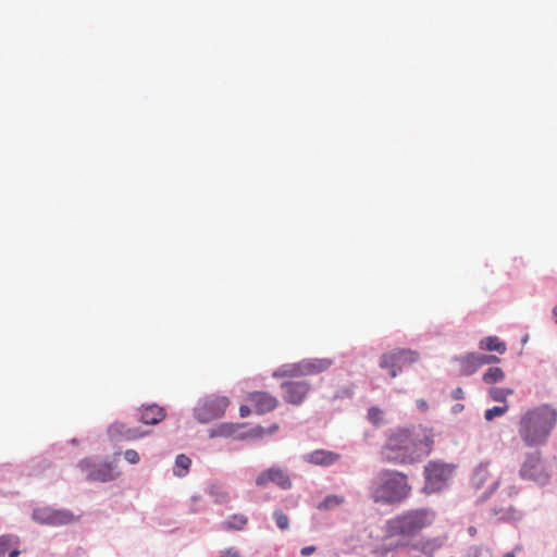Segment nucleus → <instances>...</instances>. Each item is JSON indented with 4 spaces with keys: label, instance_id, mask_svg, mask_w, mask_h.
I'll use <instances>...</instances> for the list:
<instances>
[{
    "label": "nucleus",
    "instance_id": "f257e3e1",
    "mask_svg": "<svg viewBox=\"0 0 557 557\" xmlns=\"http://www.w3.org/2000/svg\"><path fill=\"white\" fill-rule=\"evenodd\" d=\"M434 433L422 425L389 430L381 449L382 459L395 465H412L433 450Z\"/></svg>",
    "mask_w": 557,
    "mask_h": 557
},
{
    "label": "nucleus",
    "instance_id": "f03ea898",
    "mask_svg": "<svg viewBox=\"0 0 557 557\" xmlns=\"http://www.w3.org/2000/svg\"><path fill=\"white\" fill-rule=\"evenodd\" d=\"M411 492L408 475L394 469L380 470L369 485V496L373 503L386 506L404 503Z\"/></svg>",
    "mask_w": 557,
    "mask_h": 557
},
{
    "label": "nucleus",
    "instance_id": "7ed1b4c3",
    "mask_svg": "<svg viewBox=\"0 0 557 557\" xmlns=\"http://www.w3.org/2000/svg\"><path fill=\"white\" fill-rule=\"evenodd\" d=\"M556 423L557 410L549 405H541L527 410L521 416L518 432L525 445H543Z\"/></svg>",
    "mask_w": 557,
    "mask_h": 557
},
{
    "label": "nucleus",
    "instance_id": "20e7f679",
    "mask_svg": "<svg viewBox=\"0 0 557 557\" xmlns=\"http://www.w3.org/2000/svg\"><path fill=\"white\" fill-rule=\"evenodd\" d=\"M436 513L431 508H414L405 510L388 519L385 523L386 539H412L424 529L431 527Z\"/></svg>",
    "mask_w": 557,
    "mask_h": 557
},
{
    "label": "nucleus",
    "instance_id": "39448f33",
    "mask_svg": "<svg viewBox=\"0 0 557 557\" xmlns=\"http://www.w3.org/2000/svg\"><path fill=\"white\" fill-rule=\"evenodd\" d=\"M333 364L330 358H311L304 359L296 363L285 364L278 368L274 373V377H298L317 375L329 370Z\"/></svg>",
    "mask_w": 557,
    "mask_h": 557
},
{
    "label": "nucleus",
    "instance_id": "423d86ee",
    "mask_svg": "<svg viewBox=\"0 0 557 557\" xmlns=\"http://www.w3.org/2000/svg\"><path fill=\"white\" fill-rule=\"evenodd\" d=\"M454 466L440 461H430L424 467L425 490L430 493L442 490L444 484L450 479L454 472Z\"/></svg>",
    "mask_w": 557,
    "mask_h": 557
},
{
    "label": "nucleus",
    "instance_id": "0eeeda50",
    "mask_svg": "<svg viewBox=\"0 0 557 557\" xmlns=\"http://www.w3.org/2000/svg\"><path fill=\"white\" fill-rule=\"evenodd\" d=\"M228 405L230 400L225 396L206 397L195 408V418L201 423H207L214 419L221 418L224 414Z\"/></svg>",
    "mask_w": 557,
    "mask_h": 557
},
{
    "label": "nucleus",
    "instance_id": "6e6552de",
    "mask_svg": "<svg viewBox=\"0 0 557 557\" xmlns=\"http://www.w3.org/2000/svg\"><path fill=\"white\" fill-rule=\"evenodd\" d=\"M519 474L523 480H532L540 484H545L549 480V472L542 460L540 451H534L527 456Z\"/></svg>",
    "mask_w": 557,
    "mask_h": 557
},
{
    "label": "nucleus",
    "instance_id": "1a4fd4ad",
    "mask_svg": "<svg viewBox=\"0 0 557 557\" xmlns=\"http://www.w3.org/2000/svg\"><path fill=\"white\" fill-rule=\"evenodd\" d=\"M33 519L41 524L64 525L75 521V517L67 510L49 507L37 508L33 511Z\"/></svg>",
    "mask_w": 557,
    "mask_h": 557
},
{
    "label": "nucleus",
    "instance_id": "9d476101",
    "mask_svg": "<svg viewBox=\"0 0 557 557\" xmlns=\"http://www.w3.org/2000/svg\"><path fill=\"white\" fill-rule=\"evenodd\" d=\"M283 399L290 405H301L311 391L307 381H285L281 384Z\"/></svg>",
    "mask_w": 557,
    "mask_h": 557
},
{
    "label": "nucleus",
    "instance_id": "9b49d317",
    "mask_svg": "<svg viewBox=\"0 0 557 557\" xmlns=\"http://www.w3.org/2000/svg\"><path fill=\"white\" fill-rule=\"evenodd\" d=\"M471 483L475 490H483L484 495L492 494L499 485V478L494 475L488 465H480L473 472Z\"/></svg>",
    "mask_w": 557,
    "mask_h": 557
},
{
    "label": "nucleus",
    "instance_id": "f8f14e48",
    "mask_svg": "<svg viewBox=\"0 0 557 557\" xmlns=\"http://www.w3.org/2000/svg\"><path fill=\"white\" fill-rule=\"evenodd\" d=\"M108 436L112 442H129L150 434L149 431H144L140 428H131L124 422L115 421L108 428Z\"/></svg>",
    "mask_w": 557,
    "mask_h": 557
},
{
    "label": "nucleus",
    "instance_id": "ddd939ff",
    "mask_svg": "<svg viewBox=\"0 0 557 557\" xmlns=\"http://www.w3.org/2000/svg\"><path fill=\"white\" fill-rule=\"evenodd\" d=\"M78 468L87 473V480L108 482L115 479L113 467L110 463L95 465L90 459H83Z\"/></svg>",
    "mask_w": 557,
    "mask_h": 557
},
{
    "label": "nucleus",
    "instance_id": "4468645a",
    "mask_svg": "<svg viewBox=\"0 0 557 557\" xmlns=\"http://www.w3.org/2000/svg\"><path fill=\"white\" fill-rule=\"evenodd\" d=\"M270 482L276 484L282 490L292 487L289 476L280 468L267 469L256 478V484L260 487L268 485Z\"/></svg>",
    "mask_w": 557,
    "mask_h": 557
},
{
    "label": "nucleus",
    "instance_id": "2eb2a0df",
    "mask_svg": "<svg viewBox=\"0 0 557 557\" xmlns=\"http://www.w3.org/2000/svg\"><path fill=\"white\" fill-rule=\"evenodd\" d=\"M246 399L258 414L270 412L278 405L277 398L267 392L249 393Z\"/></svg>",
    "mask_w": 557,
    "mask_h": 557
},
{
    "label": "nucleus",
    "instance_id": "dca6fc26",
    "mask_svg": "<svg viewBox=\"0 0 557 557\" xmlns=\"http://www.w3.org/2000/svg\"><path fill=\"white\" fill-rule=\"evenodd\" d=\"M166 413L163 407L156 404L141 406L137 410V419L147 425H154L164 420Z\"/></svg>",
    "mask_w": 557,
    "mask_h": 557
},
{
    "label": "nucleus",
    "instance_id": "f3484780",
    "mask_svg": "<svg viewBox=\"0 0 557 557\" xmlns=\"http://www.w3.org/2000/svg\"><path fill=\"white\" fill-rule=\"evenodd\" d=\"M304 458L309 463L330 467L341 459V455L331 450L317 449L307 454Z\"/></svg>",
    "mask_w": 557,
    "mask_h": 557
},
{
    "label": "nucleus",
    "instance_id": "a211bd4d",
    "mask_svg": "<svg viewBox=\"0 0 557 557\" xmlns=\"http://www.w3.org/2000/svg\"><path fill=\"white\" fill-rule=\"evenodd\" d=\"M20 540L17 536L7 534L0 536V557H4L9 552V557H17L21 552L17 549Z\"/></svg>",
    "mask_w": 557,
    "mask_h": 557
},
{
    "label": "nucleus",
    "instance_id": "6ab92c4d",
    "mask_svg": "<svg viewBox=\"0 0 557 557\" xmlns=\"http://www.w3.org/2000/svg\"><path fill=\"white\" fill-rule=\"evenodd\" d=\"M397 355H395L394 350L387 354H384L380 360V367L388 371L391 377L397 376V374L401 371L400 366L397 361Z\"/></svg>",
    "mask_w": 557,
    "mask_h": 557
},
{
    "label": "nucleus",
    "instance_id": "aec40b11",
    "mask_svg": "<svg viewBox=\"0 0 557 557\" xmlns=\"http://www.w3.org/2000/svg\"><path fill=\"white\" fill-rule=\"evenodd\" d=\"M460 372L463 375H471L480 368V361L476 354H469L459 359Z\"/></svg>",
    "mask_w": 557,
    "mask_h": 557
},
{
    "label": "nucleus",
    "instance_id": "412c9836",
    "mask_svg": "<svg viewBox=\"0 0 557 557\" xmlns=\"http://www.w3.org/2000/svg\"><path fill=\"white\" fill-rule=\"evenodd\" d=\"M248 523V518L242 513H235L231 516L227 520L222 522V529L226 531L243 530L244 527Z\"/></svg>",
    "mask_w": 557,
    "mask_h": 557
},
{
    "label": "nucleus",
    "instance_id": "4be33fe9",
    "mask_svg": "<svg viewBox=\"0 0 557 557\" xmlns=\"http://www.w3.org/2000/svg\"><path fill=\"white\" fill-rule=\"evenodd\" d=\"M480 347L490 351H497L499 354H504L507 349L505 343L499 341L497 336L486 337L484 342H481Z\"/></svg>",
    "mask_w": 557,
    "mask_h": 557
},
{
    "label": "nucleus",
    "instance_id": "5701e85b",
    "mask_svg": "<svg viewBox=\"0 0 557 557\" xmlns=\"http://www.w3.org/2000/svg\"><path fill=\"white\" fill-rule=\"evenodd\" d=\"M191 460L184 454H181L175 459V466L173 472L177 476H185L189 470Z\"/></svg>",
    "mask_w": 557,
    "mask_h": 557
},
{
    "label": "nucleus",
    "instance_id": "b1692460",
    "mask_svg": "<svg viewBox=\"0 0 557 557\" xmlns=\"http://www.w3.org/2000/svg\"><path fill=\"white\" fill-rule=\"evenodd\" d=\"M394 352L397 357L401 356V358H397L400 369L403 366L411 364L419 359V355L410 349H395Z\"/></svg>",
    "mask_w": 557,
    "mask_h": 557
},
{
    "label": "nucleus",
    "instance_id": "393cba45",
    "mask_svg": "<svg viewBox=\"0 0 557 557\" xmlns=\"http://www.w3.org/2000/svg\"><path fill=\"white\" fill-rule=\"evenodd\" d=\"M505 379L504 371L498 367L490 368L483 375V381L486 384H495L502 382Z\"/></svg>",
    "mask_w": 557,
    "mask_h": 557
},
{
    "label": "nucleus",
    "instance_id": "a878e982",
    "mask_svg": "<svg viewBox=\"0 0 557 557\" xmlns=\"http://www.w3.org/2000/svg\"><path fill=\"white\" fill-rule=\"evenodd\" d=\"M209 494L216 504H226L230 500V494L220 485H211Z\"/></svg>",
    "mask_w": 557,
    "mask_h": 557
},
{
    "label": "nucleus",
    "instance_id": "bb28decb",
    "mask_svg": "<svg viewBox=\"0 0 557 557\" xmlns=\"http://www.w3.org/2000/svg\"><path fill=\"white\" fill-rule=\"evenodd\" d=\"M343 503L344 498L342 496L329 495L318 505V509L330 510L342 505Z\"/></svg>",
    "mask_w": 557,
    "mask_h": 557
},
{
    "label": "nucleus",
    "instance_id": "cd10ccee",
    "mask_svg": "<svg viewBox=\"0 0 557 557\" xmlns=\"http://www.w3.org/2000/svg\"><path fill=\"white\" fill-rule=\"evenodd\" d=\"M491 398L495 401H506L508 395H512L513 391L509 388L492 387L488 392Z\"/></svg>",
    "mask_w": 557,
    "mask_h": 557
},
{
    "label": "nucleus",
    "instance_id": "c85d7f7f",
    "mask_svg": "<svg viewBox=\"0 0 557 557\" xmlns=\"http://www.w3.org/2000/svg\"><path fill=\"white\" fill-rule=\"evenodd\" d=\"M273 518L278 529L285 531L289 528V518L281 509L274 510Z\"/></svg>",
    "mask_w": 557,
    "mask_h": 557
},
{
    "label": "nucleus",
    "instance_id": "c756f323",
    "mask_svg": "<svg viewBox=\"0 0 557 557\" xmlns=\"http://www.w3.org/2000/svg\"><path fill=\"white\" fill-rule=\"evenodd\" d=\"M508 405L505 404L504 406H495L493 408H490L485 410L484 418L487 421L493 420L495 417H500L508 410Z\"/></svg>",
    "mask_w": 557,
    "mask_h": 557
},
{
    "label": "nucleus",
    "instance_id": "7c9ffc66",
    "mask_svg": "<svg viewBox=\"0 0 557 557\" xmlns=\"http://www.w3.org/2000/svg\"><path fill=\"white\" fill-rule=\"evenodd\" d=\"M469 557H493V555L487 547L473 546L469 549Z\"/></svg>",
    "mask_w": 557,
    "mask_h": 557
},
{
    "label": "nucleus",
    "instance_id": "2f4dec72",
    "mask_svg": "<svg viewBox=\"0 0 557 557\" xmlns=\"http://www.w3.org/2000/svg\"><path fill=\"white\" fill-rule=\"evenodd\" d=\"M368 419L373 423V424H380L382 423L383 421V411L377 408V407H371L369 410H368Z\"/></svg>",
    "mask_w": 557,
    "mask_h": 557
},
{
    "label": "nucleus",
    "instance_id": "473e14b6",
    "mask_svg": "<svg viewBox=\"0 0 557 557\" xmlns=\"http://www.w3.org/2000/svg\"><path fill=\"white\" fill-rule=\"evenodd\" d=\"M123 456L127 462L131 465H136L139 462L140 458L138 453L135 449H127L123 453Z\"/></svg>",
    "mask_w": 557,
    "mask_h": 557
},
{
    "label": "nucleus",
    "instance_id": "72a5a7b5",
    "mask_svg": "<svg viewBox=\"0 0 557 557\" xmlns=\"http://www.w3.org/2000/svg\"><path fill=\"white\" fill-rule=\"evenodd\" d=\"M476 357L478 360L480 361V367L499 361V359L493 355L476 354Z\"/></svg>",
    "mask_w": 557,
    "mask_h": 557
},
{
    "label": "nucleus",
    "instance_id": "f704fd0d",
    "mask_svg": "<svg viewBox=\"0 0 557 557\" xmlns=\"http://www.w3.org/2000/svg\"><path fill=\"white\" fill-rule=\"evenodd\" d=\"M220 557H240V554L236 548L230 547L225 549Z\"/></svg>",
    "mask_w": 557,
    "mask_h": 557
},
{
    "label": "nucleus",
    "instance_id": "c9c22d12",
    "mask_svg": "<svg viewBox=\"0 0 557 557\" xmlns=\"http://www.w3.org/2000/svg\"><path fill=\"white\" fill-rule=\"evenodd\" d=\"M249 434L252 437H262L264 434H267V430L262 426H257L252 429Z\"/></svg>",
    "mask_w": 557,
    "mask_h": 557
},
{
    "label": "nucleus",
    "instance_id": "e433bc0d",
    "mask_svg": "<svg viewBox=\"0 0 557 557\" xmlns=\"http://www.w3.org/2000/svg\"><path fill=\"white\" fill-rule=\"evenodd\" d=\"M234 432L233 425H222L219 430L220 435H231Z\"/></svg>",
    "mask_w": 557,
    "mask_h": 557
},
{
    "label": "nucleus",
    "instance_id": "4c0bfd02",
    "mask_svg": "<svg viewBox=\"0 0 557 557\" xmlns=\"http://www.w3.org/2000/svg\"><path fill=\"white\" fill-rule=\"evenodd\" d=\"M465 396L463 389L461 387H457L451 392V397L454 399H462Z\"/></svg>",
    "mask_w": 557,
    "mask_h": 557
},
{
    "label": "nucleus",
    "instance_id": "58836bf2",
    "mask_svg": "<svg viewBox=\"0 0 557 557\" xmlns=\"http://www.w3.org/2000/svg\"><path fill=\"white\" fill-rule=\"evenodd\" d=\"M315 546H305L301 548L300 554L307 557L312 555L315 552Z\"/></svg>",
    "mask_w": 557,
    "mask_h": 557
},
{
    "label": "nucleus",
    "instance_id": "ea45409f",
    "mask_svg": "<svg viewBox=\"0 0 557 557\" xmlns=\"http://www.w3.org/2000/svg\"><path fill=\"white\" fill-rule=\"evenodd\" d=\"M250 411H251V410H250V407H249V406H247V405H242V406L239 407V416H240L242 418H246V417H248V416L250 414Z\"/></svg>",
    "mask_w": 557,
    "mask_h": 557
},
{
    "label": "nucleus",
    "instance_id": "a19ab883",
    "mask_svg": "<svg viewBox=\"0 0 557 557\" xmlns=\"http://www.w3.org/2000/svg\"><path fill=\"white\" fill-rule=\"evenodd\" d=\"M417 406L421 411H425L428 409V404L424 399L417 400Z\"/></svg>",
    "mask_w": 557,
    "mask_h": 557
},
{
    "label": "nucleus",
    "instance_id": "79ce46f5",
    "mask_svg": "<svg viewBox=\"0 0 557 557\" xmlns=\"http://www.w3.org/2000/svg\"><path fill=\"white\" fill-rule=\"evenodd\" d=\"M280 429L278 424L273 423L267 430V434H273Z\"/></svg>",
    "mask_w": 557,
    "mask_h": 557
},
{
    "label": "nucleus",
    "instance_id": "37998d69",
    "mask_svg": "<svg viewBox=\"0 0 557 557\" xmlns=\"http://www.w3.org/2000/svg\"><path fill=\"white\" fill-rule=\"evenodd\" d=\"M388 552H389V549H388V548H383V547H382V548H380V549H379V553H380V555H381L382 557L386 556V554H387Z\"/></svg>",
    "mask_w": 557,
    "mask_h": 557
},
{
    "label": "nucleus",
    "instance_id": "c03bdc74",
    "mask_svg": "<svg viewBox=\"0 0 557 557\" xmlns=\"http://www.w3.org/2000/svg\"><path fill=\"white\" fill-rule=\"evenodd\" d=\"M503 557H516L513 552H508L503 555Z\"/></svg>",
    "mask_w": 557,
    "mask_h": 557
},
{
    "label": "nucleus",
    "instance_id": "a18cd8bd",
    "mask_svg": "<svg viewBox=\"0 0 557 557\" xmlns=\"http://www.w3.org/2000/svg\"><path fill=\"white\" fill-rule=\"evenodd\" d=\"M554 314H555L556 321H557V306L554 308Z\"/></svg>",
    "mask_w": 557,
    "mask_h": 557
},
{
    "label": "nucleus",
    "instance_id": "49530a36",
    "mask_svg": "<svg viewBox=\"0 0 557 557\" xmlns=\"http://www.w3.org/2000/svg\"><path fill=\"white\" fill-rule=\"evenodd\" d=\"M460 408H463V405H458L457 410H460Z\"/></svg>",
    "mask_w": 557,
    "mask_h": 557
},
{
    "label": "nucleus",
    "instance_id": "de8ad7c7",
    "mask_svg": "<svg viewBox=\"0 0 557 557\" xmlns=\"http://www.w3.org/2000/svg\"><path fill=\"white\" fill-rule=\"evenodd\" d=\"M460 408H463V405H458L457 410H460Z\"/></svg>",
    "mask_w": 557,
    "mask_h": 557
},
{
    "label": "nucleus",
    "instance_id": "09e8293b",
    "mask_svg": "<svg viewBox=\"0 0 557 557\" xmlns=\"http://www.w3.org/2000/svg\"><path fill=\"white\" fill-rule=\"evenodd\" d=\"M469 532H470L471 534H473V533H474V529H472V528H471V529L469 530Z\"/></svg>",
    "mask_w": 557,
    "mask_h": 557
}]
</instances>
